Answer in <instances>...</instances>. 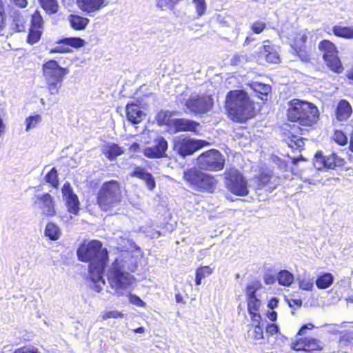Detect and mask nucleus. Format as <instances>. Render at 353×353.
Returning a JSON list of instances; mask_svg holds the SVG:
<instances>
[{
	"instance_id": "37998d69",
	"label": "nucleus",
	"mask_w": 353,
	"mask_h": 353,
	"mask_svg": "<svg viewBox=\"0 0 353 353\" xmlns=\"http://www.w3.org/2000/svg\"><path fill=\"white\" fill-rule=\"evenodd\" d=\"M293 49L299 58L303 62H308L310 59L309 53L305 50V48L299 46L298 41H296Z\"/></svg>"
},
{
	"instance_id": "ea45409f",
	"label": "nucleus",
	"mask_w": 353,
	"mask_h": 353,
	"mask_svg": "<svg viewBox=\"0 0 353 353\" xmlns=\"http://www.w3.org/2000/svg\"><path fill=\"white\" fill-rule=\"evenodd\" d=\"M43 30L38 28H29V32L27 36V43L30 45H34L38 43L43 34Z\"/></svg>"
},
{
	"instance_id": "dca6fc26",
	"label": "nucleus",
	"mask_w": 353,
	"mask_h": 353,
	"mask_svg": "<svg viewBox=\"0 0 353 353\" xmlns=\"http://www.w3.org/2000/svg\"><path fill=\"white\" fill-rule=\"evenodd\" d=\"M61 192L69 212L74 215L78 214L80 202L69 182L67 181L63 184Z\"/></svg>"
},
{
	"instance_id": "3c124183",
	"label": "nucleus",
	"mask_w": 353,
	"mask_h": 353,
	"mask_svg": "<svg viewBox=\"0 0 353 353\" xmlns=\"http://www.w3.org/2000/svg\"><path fill=\"white\" fill-rule=\"evenodd\" d=\"M13 353H41L38 349L32 345H26L17 349Z\"/></svg>"
},
{
	"instance_id": "4be33fe9",
	"label": "nucleus",
	"mask_w": 353,
	"mask_h": 353,
	"mask_svg": "<svg viewBox=\"0 0 353 353\" xmlns=\"http://www.w3.org/2000/svg\"><path fill=\"white\" fill-rule=\"evenodd\" d=\"M127 119L132 124H138L141 122L145 114L141 108L135 103H128L125 108Z\"/></svg>"
},
{
	"instance_id": "b1692460",
	"label": "nucleus",
	"mask_w": 353,
	"mask_h": 353,
	"mask_svg": "<svg viewBox=\"0 0 353 353\" xmlns=\"http://www.w3.org/2000/svg\"><path fill=\"white\" fill-rule=\"evenodd\" d=\"M352 113V108L349 101L346 99H341L337 104L335 114L337 120L340 121H346Z\"/></svg>"
},
{
	"instance_id": "de8ad7c7",
	"label": "nucleus",
	"mask_w": 353,
	"mask_h": 353,
	"mask_svg": "<svg viewBox=\"0 0 353 353\" xmlns=\"http://www.w3.org/2000/svg\"><path fill=\"white\" fill-rule=\"evenodd\" d=\"M193 3L195 5L198 16L201 17L203 15L206 10V3L205 0H193Z\"/></svg>"
},
{
	"instance_id": "79ce46f5",
	"label": "nucleus",
	"mask_w": 353,
	"mask_h": 353,
	"mask_svg": "<svg viewBox=\"0 0 353 353\" xmlns=\"http://www.w3.org/2000/svg\"><path fill=\"white\" fill-rule=\"evenodd\" d=\"M43 19L39 10H36L32 15L30 28L43 30Z\"/></svg>"
},
{
	"instance_id": "20e7f679",
	"label": "nucleus",
	"mask_w": 353,
	"mask_h": 353,
	"mask_svg": "<svg viewBox=\"0 0 353 353\" xmlns=\"http://www.w3.org/2000/svg\"><path fill=\"white\" fill-rule=\"evenodd\" d=\"M108 280L114 294L120 296L125 292L130 290L135 278L128 272L121 268L117 263H114L108 272Z\"/></svg>"
},
{
	"instance_id": "774afa93",
	"label": "nucleus",
	"mask_w": 353,
	"mask_h": 353,
	"mask_svg": "<svg viewBox=\"0 0 353 353\" xmlns=\"http://www.w3.org/2000/svg\"><path fill=\"white\" fill-rule=\"evenodd\" d=\"M288 304L290 307L293 305L301 307L302 305V301L301 299H291L288 301Z\"/></svg>"
},
{
	"instance_id": "9d476101",
	"label": "nucleus",
	"mask_w": 353,
	"mask_h": 353,
	"mask_svg": "<svg viewBox=\"0 0 353 353\" xmlns=\"http://www.w3.org/2000/svg\"><path fill=\"white\" fill-rule=\"evenodd\" d=\"M225 161V157L220 151L210 149L198 157L197 164L200 169L216 172L223 169Z\"/></svg>"
},
{
	"instance_id": "cd10ccee",
	"label": "nucleus",
	"mask_w": 353,
	"mask_h": 353,
	"mask_svg": "<svg viewBox=\"0 0 353 353\" xmlns=\"http://www.w3.org/2000/svg\"><path fill=\"white\" fill-rule=\"evenodd\" d=\"M261 306V300L257 297L248 299V310L251 316L252 321L254 323H259L261 320V316L259 314Z\"/></svg>"
},
{
	"instance_id": "680f3d73",
	"label": "nucleus",
	"mask_w": 353,
	"mask_h": 353,
	"mask_svg": "<svg viewBox=\"0 0 353 353\" xmlns=\"http://www.w3.org/2000/svg\"><path fill=\"white\" fill-rule=\"evenodd\" d=\"M314 327V326L312 323L304 324L299 329V330L297 333V335H299V336L303 335L305 333L306 330H312Z\"/></svg>"
},
{
	"instance_id": "6e6552de",
	"label": "nucleus",
	"mask_w": 353,
	"mask_h": 353,
	"mask_svg": "<svg viewBox=\"0 0 353 353\" xmlns=\"http://www.w3.org/2000/svg\"><path fill=\"white\" fill-rule=\"evenodd\" d=\"M27 21L28 17L24 13L15 9L11 10L8 17L4 16L0 34L8 37L14 33L23 32L26 29Z\"/></svg>"
},
{
	"instance_id": "2f4dec72",
	"label": "nucleus",
	"mask_w": 353,
	"mask_h": 353,
	"mask_svg": "<svg viewBox=\"0 0 353 353\" xmlns=\"http://www.w3.org/2000/svg\"><path fill=\"white\" fill-rule=\"evenodd\" d=\"M334 281V278L332 274L323 272L318 276L315 284L318 289L325 290L330 288L333 284Z\"/></svg>"
},
{
	"instance_id": "bb28decb",
	"label": "nucleus",
	"mask_w": 353,
	"mask_h": 353,
	"mask_svg": "<svg viewBox=\"0 0 353 353\" xmlns=\"http://www.w3.org/2000/svg\"><path fill=\"white\" fill-rule=\"evenodd\" d=\"M271 176L268 173H261L255 176L253 179L255 188L258 190H263L272 192L274 186L272 185L270 182Z\"/></svg>"
},
{
	"instance_id": "864d4df0",
	"label": "nucleus",
	"mask_w": 353,
	"mask_h": 353,
	"mask_svg": "<svg viewBox=\"0 0 353 353\" xmlns=\"http://www.w3.org/2000/svg\"><path fill=\"white\" fill-rule=\"evenodd\" d=\"M279 332V326L275 323H269L265 326L266 335H274Z\"/></svg>"
},
{
	"instance_id": "c03bdc74",
	"label": "nucleus",
	"mask_w": 353,
	"mask_h": 353,
	"mask_svg": "<svg viewBox=\"0 0 353 353\" xmlns=\"http://www.w3.org/2000/svg\"><path fill=\"white\" fill-rule=\"evenodd\" d=\"M45 180L52 187L57 188L59 185L58 172L55 168H52L45 176Z\"/></svg>"
},
{
	"instance_id": "c9c22d12",
	"label": "nucleus",
	"mask_w": 353,
	"mask_h": 353,
	"mask_svg": "<svg viewBox=\"0 0 353 353\" xmlns=\"http://www.w3.org/2000/svg\"><path fill=\"white\" fill-rule=\"evenodd\" d=\"M333 34L338 37L347 39H353V27L334 26L332 28Z\"/></svg>"
},
{
	"instance_id": "bf43d9fd",
	"label": "nucleus",
	"mask_w": 353,
	"mask_h": 353,
	"mask_svg": "<svg viewBox=\"0 0 353 353\" xmlns=\"http://www.w3.org/2000/svg\"><path fill=\"white\" fill-rule=\"evenodd\" d=\"M245 57L242 54H235L231 59L230 63L232 65H238L243 63Z\"/></svg>"
},
{
	"instance_id": "aec40b11",
	"label": "nucleus",
	"mask_w": 353,
	"mask_h": 353,
	"mask_svg": "<svg viewBox=\"0 0 353 353\" xmlns=\"http://www.w3.org/2000/svg\"><path fill=\"white\" fill-rule=\"evenodd\" d=\"M79 8L89 16L107 5L105 0H77Z\"/></svg>"
},
{
	"instance_id": "09e8293b",
	"label": "nucleus",
	"mask_w": 353,
	"mask_h": 353,
	"mask_svg": "<svg viewBox=\"0 0 353 353\" xmlns=\"http://www.w3.org/2000/svg\"><path fill=\"white\" fill-rule=\"evenodd\" d=\"M156 3L161 10L172 9L175 5L174 0H156Z\"/></svg>"
},
{
	"instance_id": "473e14b6",
	"label": "nucleus",
	"mask_w": 353,
	"mask_h": 353,
	"mask_svg": "<svg viewBox=\"0 0 353 353\" xmlns=\"http://www.w3.org/2000/svg\"><path fill=\"white\" fill-rule=\"evenodd\" d=\"M176 114V112H171L169 110H160L155 117V120L159 126L171 125L172 117Z\"/></svg>"
},
{
	"instance_id": "e2e57ef3",
	"label": "nucleus",
	"mask_w": 353,
	"mask_h": 353,
	"mask_svg": "<svg viewBox=\"0 0 353 353\" xmlns=\"http://www.w3.org/2000/svg\"><path fill=\"white\" fill-rule=\"evenodd\" d=\"M279 301V299L277 297L271 298L268 301V307L271 310H274L278 306Z\"/></svg>"
},
{
	"instance_id": "ddd939ff",
	"label": "nucleus",
	"mask_w": 353,
	"mask_h": 353,
	"mask_svg": "<svg viewBox=\"0 0 353 353\" xmlns=\"http://www.w3.org/2000/svg\"><path fill=\"white\" fill-rule=\"evenodd\" d=\"M214 104L213 99L208 95L191 94L185 101L187 109L195 114H205L209 112Z\"/></svg>"
},
{
	"instance_id": "5701e85b",
	"label": "nucleus",
	"mask_w": 353,
	"mask_h": 353,
	"mask_svg": "<svg viewBox=\"0 0 353 353\" xmlns=\"http://www.w3.org/2000/svg\"><path fill=\"white\" fill-rule=\"evenodd\" d=\"M98 269L89 270L90 288L96 292H100L103 288V285L105 284V281L103 279L105 269H102L101 272L98 271Z\"/></svg>"
},
{
	"instance_id": "423d86ee",
	"label": "nucleus",
	"mask_w": 353,
	"mask_h": 353,
	"mask_svg": "<svg viewBox=\"0 0 353 353\" xmlns=\"http://www.w3.org/2000/svg\"><path fill=\"white\" fill-rule=\"evenodd\" d=\"M121 201L120 185L117 181L104 182L97 194V203L103 211L117 206Z\"/></svg>"
},
{
	"instance_id": "f03ea898",
	"label": "nucleus",
	"mask_w": 353,
	"mask_h": 353,
	"mask_svg": "<svg viewBox=\"0 0 353 353\" xmlns=\"http://www.w3.org/2000/svg\"><path fill=\"white\" fill-rule=\"evenodd\" d=\"M77 256L79 261L89 263L88 270L98 269L101 272L108 261V251L99 240L83 242L77 250Z\"/></svg>"
},
{
	"instance_id": "13d9d810",
	"label": "nucleus",
	"mask_w": 353,
	"mask_h": 353,
	"mask_svg": "<svg viewBox=\"0 0 353 353\" xmlns=\"http://www.w3.org/2000/svg\"><path fill=\"white\" fill-rule=\"evenodd\" d=\"M123 316V314L119 311H109L105 314L104 318L105 319H109V318H113V319H118V318H122Z\"/></svg>"
},
{
	"instance_id": "338daca9",
	"label": "nucleus",
	"mask_w": 353,
	"mask_h": 353,
	"mask_svg": "<svg viewBox=\"0 0 353 353\" xmlns=\"http://www.w3.org/2000/svg\"><path fill=\"white\" fill-rule=\"evenodd\" d=\"M266 315L271 321L274 322L277 319V313L275 311H268Z\"/></svg>"
},
{
	"instance_id": "9b49d317",
	"label": "nucleus",
	"mask_w": 353,
	"mask_h": 353,
	"mask_svg": "<svg viewBox=\"0 0 353 353\" xmlns=\"http://www.w3.org/2000/svg\"><path fill=\"white\" fill-rule=\"evenodd\" d=\"M225 174L226 188L231 193L239 196L249 194L248 181L241 172L236 169H231Z\"/></svg>"
},
{
	"instance_id": "f3484780",
	"label": "nucleus",
	"mask_w": 353,
	"mask_h": 353,
	"mask_svg": "<svg viewBox=\"0 0 353 353\" xmlns=\"http://www.w3.org/2000/svg\"><path fill=\"white\" fill-rule=\"evenodd\" d=\"M323 343L320 340L311 337L298 339L292 343V348L297 351H303L305 353H312L315 350H321Z\"/></svg>"
},
{
	"instance_id": "72a5a7b5",
	"label": "nucleus",
	"mask_w": 353,
	"mask_h": 353,
	"mask_svg": "<svg viewBox=\"0 0 353 353\" xmlns=\"http://www.w3.org/2000/svg\"><path fill=\"white\" fill-rule=\"evenodd\" d=\"M277 282L280 285L289 287L294 282V274L287 270H280L276 275Z\"/></svg>"
},
{
	"instance_id": "7ed1b4c3",
	"label": "nucleus",
	"mask_w": 353,
	"mask_h": 353,
	"mask_svg": "<svg viewBox=\"0 0 353 353\" xmlns=\"http://www.w3.org/2000/svg\"><path fill=\"white\" fill-rule=\"evenodd\" d=\"M287 116L290 121L304 126H312L319 120V112L314 104L294 99L289 102Z\"/></svg>"
},
{
	"instance_id": "f8f14e48",
	"label": "nucleus",
	"mask_w": 353,
	"mask_h": 353,
	"mask_svg": "<svg viewBox=\"0 0 353 353\" xmlns=\"http://www.w3.org/2000/svg\"><path fill=\"white\" fill-rule=\"evenodd\" d=\"M204 143V141L182 135L174 139L173 149L180 157L184 159L203 148Z\"/></svg>"
},
{
	"instance_id": "052dcab7",
	"label": "nucleus",
	"mask_w": 353,
	"mask_h": 353,
	"mask_svg": "<svg viewBox=\"0 0 353 353\" xmlns=\"http://www.w3.org/2000/svg\"><path fill=\"white\" fill-rule=\"evenodd\" d=\"M70 52L68 47L57 46L50 50V53H67Z\"/></svg>"
},
{
	"instance_id": "a18cd8bd",
	"label": "nucleus",
	"mask_w": 353,
	"mask_h": 353,
	"mask_svg": "<svg viewBox=\"0 0 353 353\" xmlns=\"http://www.w3.org/2000/svg\"><path fill=\"white\" fill-rule=\"evenodd\" d=\"M41 121V117L39 114H35L32 116H30L26 119V130L28 131L29 130L34 128L37 126L38 123Z\"/></svg>"
},
{
	"instance_id": "0eeeda50",
	"label": "nucleus",
	"mask_w": 353,
	"mask_h": 353,
	"mask_svg": "<svg viewBox=\"0 0 353 353\" xmlns=\"http://www.w3.org/2000/svg\"><path fill=\"white\" fill-rule=\"evenodd\" d=\"M42 70L50 94H57L64 77L68 73V70L60 66L57 61L52 59L43 64Z\"/></svg>"
},
{
	"instance_id": "6e6d98bb",
	"label": "nucleus",
	"mask_w": 353,
	"mask_h": 353,
	"mask_svg": "<svg viewBox=\"0 0 353 353\" xmlns=\"http://www.w3.org/2000/svg\"><path fill=\"white\" fill-rule=\"evenodd\" d=\"M256 291H257V288L254 285H253L252 284L248 285L245 288V294H246L247 299H250L256 298Z\"/></svg>"
},
{
	"instance_id": "1a4fd4ad",
	"label": "nucleus",
	"mask_w": 353,
	"mask_h": 353,
	"mask_svg": "<svg viewBox=\"0 0 353 353\" xmlns=\"http://www.w3.org/2000/svg\"><path fill=\"white\" fill-rule=\"evenodd\" d=\"M319 49L323 52V59L330 70L340 74L343 70L342 63L338 56V50L334 43L324 39L319 43Z\"/></svg>"
},
{
	"instance_id": "412c9836",
	"label": "nucleus",
	"mask_w": 353,
	"mask_h": 353,
	"mask_svg": "<svg viewBox=\"0 0 353 353\" xmlns=\"http://www.w3.org/2000/svg\"><path fill=\"white\" fill-rule=\"evenodd\" d=\"M131 176L143 180L148 189L153 191L156 188V181L153 175L147 171L145 168L137 166L131 173Z\"/></svg>"
},
{
	"instance_id": "a19ab883",
	"label": "nucleus",
	"mask_w": 353,
	"mask_h": 353,
	"mask_svg": "<svg viewBox=\"0 0 353 353\" xmlns=\"http://www.w3.org/2000/svg\"><path fill=\"white\" fill-rule=\"evenodd\" d=\"M250 88L254 92L261 95L267 96L271 92L272 88L270 85L260 82H252Z\"/></svg>"
},
{
	"instance_id": "4d7b16f0",
	"label": "nucleus",
	"mask_w": 353,
	"mask_h": 353,
	"mask_svg": "<svg viewBox=\"0 0 353 353\" xmlns=\"http://www.w3.org/2000/svg\"><path fill=\"white\" fill-rule=\"evenodd\" d=\"M6 4L3 0H0V30L3 26V19L6 13Z\"/></svg>"
},
{
	"instance_id": "7c9ffc66",
	"label": "nucleus",
	"mask_w": 353,
	"mask_h": 353,
	"mask_svg": "<svg viewBox=\"0 0 353 353\" xmlns=\"http://www.w3.org/2000/svg\"><path fill=\"white\" fill-rule=\"evenodd\" d=\"M68 21L71 28L75 30H85L88 25L90 20L78 14H70L68 17Z\"/></svg>"
},
{
	"instance_id": "393cba45",
	"label": "nucleus",
	"mask_w": 353,
	"mask_h": 353,
	"mask_svg": "<svg viewBox=\"0 0 353 353\" xmlns=\"http://www.w3.org/2000/svg\"><path fill=\"white\" fill-rule=\"evenodd\" d=\"M353 340V332L345 331L341 333L339 339V347L340 348L334 353H349L352 349V341Z\"/></svg>"
},
{
	"instance_id": "6ab92c4d",
	"label": "nucleus",
	"mask_w": 353,
	"mask_h": 353,
	"mask_svg": "<svg viewBox=\"0 0 353 353\" xmlns=\"http://www.w3.org/2000/svg\"><path fill=\"white\" fill-rule=\"evenodd\" d=\"M171 126H172L176 132H192L197 134L198 128L200 123L192 119L185 118L173 119L171 121Z\"/></svg>"
},
{
	"instance_id": "c85d7f7f",
	"label": "nucleus",
	"mask_w": 353,
	"mask_h": 353,
	"mask_svg": "<svg viewBox=\"0 0 353 353\" xmlns=\"http://www.w3.org/2000/svg\"><path fill=\"white\" fill-rule=\"evenodd\" d=\"M259 57L264 58L268 63H278L279 56L276 50L272 46L265 45L259 51Z\"/></svg>"
},
{
	"instance_id": "f704fd0d",
	"label": "nucleus",
	"mask_w": 353,
	"mask_h": 353,
	"mask_svg": "<svg viewBox=\"0 0 353 353\" xmlns=\"http://www.w3.org/2000/svg\"><path fill=\"white\" fill-rule=\"evenodd\" d=\"M299 288L305 291H312L314 288V278L310 274L305 273L297 276Z\"/></svg>"
},
{
	"instance_id": "a878e982",
	"label": "nucleus",
	"mask_w": 353,
	"mask_h": 353,
	"mask_svg": "<svg viewBox=\"0 0 353 353\" xmlns=\"http://www.w3.org/2000/svg\"><path fill=\"white\" fill-rule=\"evenodd\" d=\"M102 152L109 160L113 161L123 154L124 150L117 143H108L103 146Z\"/></svg>"
},
{
	"instance_id": "e433bc0d",
	"label": "nucleus",
	"mask_w": 353,
	"mask_h": 353,
	"mask_svg": "<svg viewBox=\"0 0 353 353\" xmlns=\"http://www.w3.org/2000/svg\"><path fill=\"white\" fill-rule=\"evenodd\" d=\"M57 43L79 48L84 46L85 41L80 37H65L58 40Z\"/></svg>"
},
{
	"instance_id": "0e129e2a",
	"label": "nucleus",
	"mask_w": 353,
	"mask_h": 353,
	"mask_svg": "<svg viewBox=\"0 0 353 353\" xmlns=\"http://www.w3.org/2000/svg\"><path fill=\"white\" fill-rule=\"evenodd\" d=\"M276 281H277L276 276L272 274L265 275L264 277V281L268 285L274 284Z\"/></svg>"
},
{
	"instance_id": "49530a36",
	"label": "nucleus",
	"mask_w": 353,
	"mask_h": 353,
	"mask_svg": "<svg viewBox=\"0 0 353 353\" xmlns=\"http://www.w3.org/2000/svg\"><path fill=\"white\" fill-rule=\"evenodd\" d=\"M333 138L336 143L341 145H346L348 143V137L341 130H335Z\"/></svg>"
},
{
	"instance_id": "58836bf2",
	"label": "nucleus",
	"mask_w": 353,
	"mask_h": 353,
	"mask_svg": "<svg viewBox=\"0 0 353 353\" xmlns=\"http://www.w3.org/2000/svg\"><path fill=\"white\" fill-rule=\"evenodd\" d=\"M42 8L48 14H55L58 12L59 5L57 0H39Z\"/></svg>"
},
{
	"instance_id": "8fccbe9b",
	"label": "nucleus",
	"mask_w": 353,
	"mask_h": 353,
	"mask_svg": "<svg viewBox=\"0 0 353 353\" xmlns=\"http://www.w3.org/2000/svg\"><path fill=\"white\" fill-rule=\"evenodd\" d=\"M130 302L138 307H145V303L137 295L130 293L128 295Z\"/></svg>"
},
{
	"instance_id": "4c0bfd02",
	"label": "nucleus",
	"mask_w": 353,
	"mask_h": 353,
	"mask_svg": "<svg viewBox=\"0 0 353 353\" xmlns=\"http://www.w3.org/2000/svg\"><path fill=\"white\" fill-rule=\"evenodd\" d=\"M45 235L52 241L57 240L61 236L60 228L54 223H48L45 228Z\"/></svg>"
},
{
	"instance_id": "603ef678",
	"label": "nucleus",
	"mask_w": 353,
	"mask_h": 353,
	"mask_svg": "<svg viewBox=\"0 0 353 353\" xmlns=\"http://www.w3.org/2000/svg\"><path fill=\"white\" fill-rule=\"evenodd\" d=\"M265 23L264 22H262V21H256L254 22L252 25V30L255 33V34H260L261 33L263 30L265 29Z\"/></svg>"
},
{
	"instance_id": "69168bd1",
	"label": "nucleus",
	"mask_w": 353,
	"mask_h": 353,
	"mask_svg": "<svg viewBox=\"0 0 353 353\" xmlns=\"http://www.w3.org/2000/svg\"><path fill=\"white\" fill-rule=\"evenodd\" d=\"M14 4L20 8H26L28 5L27 0H10Z\"/></svg>"
},
{
	"instance_id": "4468645a",
	"label": "nucleus",
	"mask_w": 353,
	"mask_h": 353,
	"mask_svg": "<svg viewBox=\"0 0 353 353\" xmlns=\"http://www.w3.org/2000/svg\"><path fill=\"white\" fill-rule=\"evenodd\" d=\"M345 161L344 159L332 152L328 155H324L322 151H318L314 159V165L318 170L322 168L336 170L344 165Z\"/></svg>"
},
{
	"instance_id": "39448f33",
	"label": "nucleus",
	"mask_w": 353,
	"mask_h": 353,
	"mask_svg": "<svg viewBox=\"0 0 353 353\" xmlns=\"http://www.w3.org/2000/svg\"><path fill=\"white\" fill-rule=\"evenodd\" d=\"M183 179L194 191L212 193L216 186L215 178L200 169L192 168L183 172Z\"/></svg>"
},
{
	"instance_id": "2eb2a0df",
	"label": "nucleus",
	"mask_w": 353,
	"mask_h": 353,
	"mask_svg": "<svg viewBox=\"0 0 353 353\" xmlns=\"http://www.w3.org/2000/svg\"><path fill=\"white\" fill-rule=\"evenodd\" d=\"M154 145L146 147L143 150L145 157L150 159H160L167 157L166 151L168 148V141L163 137H158L154 140Z\"/></svg>"
},
{
	"instance_id": "f257e3e1",
	"label": "nucleus",
	"mask_w": 353,
	"mask_h": 353,
	"mask_svg": "<svg viewBox=\"0 0 353 353\" xmlns=\"http://www.w3.org/2000/svg\"><path fill=\"white\" fill-rule=\"evenodd\" d=\"M225 108L234 121L244 122L253 116V102L244 90H235L228 92Z\"/></svg>"
},
{
	"instance_id": "a211bd4d",
	"label": "nucleus",
	"mask_w": 353,
	"mask_h": 353,
	"mask_svg": "<svg viewBox=\"0 0 353 353\" xmlns=\"http://www.w3.org/2000/svg\"><path fill=\"white\" fill-rule=\"evenodd\" d=\"M35 196L37 201L34 203L39 205L44 215L48 216L55 215L54 199L49 193L39 194Z\"/></svg>"
},
{
	"instance_id": "c756f323",
	"label": "nucleus",
	"mask_w": 353,
	"mask_h": 353,
	"mask_svg": "<svg viewBox=\"0 0 353 353\" xmlns=\"http://www.w3.org/2000/svg\"><path fill=\"white\" fill-rule=\"evenodd\" d=\"M260 321H259V323H256V325L250 326L249 330L248 331V335L250 339L255 341H258L259 343H261L265 339L263 333V327L265 324L263 323H261Z\"/></svg>"
},
{
	"instance_id": "5fc2aeb1",
	"label": "nucleus",
	"mask_w": 353,
	"mask_h": 353,
	"mask_svg": "<svg viewBox=\"0 0 353 353\" xmlns=\"http://www.w3.org/2000/svg\"><path fill=\"white\" fill-rule=\"evenodd\" d=\"M212 272V270L209 266H202L197 269L196 274L203 279L205 276L211 274Z\"/></svg>"
}]
</instances>
